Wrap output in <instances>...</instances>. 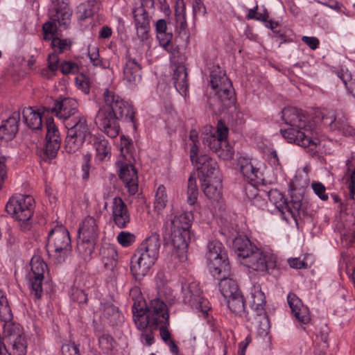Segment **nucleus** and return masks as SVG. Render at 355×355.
<instances>
[{
    "mask_svg": "<svg viewBox=\"0 0 355 355\" xmlns=\"http://www.w3.org/2000/svg\"><path fill=\"white\" fill-rule=\"evenodd\" d=\"M282 119L288 128L281 130V133L288 142L304 148L316 147L320 144L315 124L302 110L286 107L282 112Z\"/></svg>",
    "mask_w": 355,
    "mask_h": 355,
    "instance_id": "nucleus-1",
    "label": "nucleus"
},
{
    "mask_svg": "<svg viewBox=\"0 0 355 355\" xmlns=\"http://www.w3.org/2000/svg\"><path fill=\"white\" fill-rule=\"evenodd\" d=\"M103 98V104L96 114V123L108 137L114 138L119 134V120H133L132 107L108 88L104 90Z\"/></svg>",
    "mask_w": 355,
    "mask_h": 355,
    "instance_id": "nucleus-2",
    "label": "nucleus"
},
{
    "mask_svg": "<svg viewBox=\"0 0 355 355\" xmlns=\"http://www.w3.org/2000/svg\"><path fill=\"white\" fill-rule=\"evenodd\" d=\"M234 245L242 263L248 268L257 272L270 273L277 267V256L252 245L248 238H236Z\"/></svg>",
    "mask_w": 355,
    "mask_h": 355,
    "instance_id": "nucleus-3",
    "label": "nucleus"
},
{
    "mask_svg": "<svg viewBox=\"0 0 355 355\" xmlns=\"http://www.w3.org/2000/svg\"><path fill=\"white\" fill-rule=\"evenodd\" d=\"M132 308L135 323L139 330L157 329L159 325H169L167 306L159 298L151 300L145 305V309L138 308L136 303Z\"/></svg>",
    "mask_w": 355,
    "mask_h": 355,
    "instance_id": "nucleus-4",
    "label": "nucleus"
},
{
    "mask_svg": "<svg viewBox=\"0 0 355 355\" xmlns=\"http://www.w3.org/2000/svg\"><path fill=\"white\" fill-rule=\"evenodd\" d=\"M33 202L31 196L19 194L12 196L6 205V211L18 222L23 231L29 230L31 227Z\"/></svg>",
    "mask_w": 355,
    "mask_h": 355,
    "instance_id": "nucleus-5",
    "label": "nucleus"
},
{
    "mask_svg": "<svg viewBox=\"0 0 355 355\" xmlns=\"http://www.w3.org/2000/svg\"><path fill=\"white\" fill-rule=\"evenodd\" d=\"M68 129L65 140V149L69 153H76L84 144L91 132L86 116L76 114L64 123Z\"/></svg>",
    "mask_w": 355,
    "mask_h": 355,
    "instance_id": "nucleus-6",
    "label": "nucleus"
},
{
    "mask_svg": "<svg viewBox=\"0 0 355 355\" xmlns=\"http://www.w3.org/2000/svg\"><path fill=\"white\" fill-rule=\"evenodd\" d=\"M266 303L264 293L259 287H254L251 292L252 313L248 320L261 336L267 335L270 329L269 319L265 311Z\"/></svg>",
    "mask_w": 355,
    "mask_h": 355,
    "instance_id": "nucleus-7",
    "label": "nucleus"
},
{
    "mask_svg": "<svg viewBox=\"0 0 355 355\" xmlns=\"http://www.w3.org/2000/svg\"><path fill=\"white\" fill-rule=\"evenodd\" d=\"M46 247L48 252L58 263L64 261L72 248L67 230L62 226L51 230L49 234Z\"/></svg>",
    "mask_w": 355,
    "mask_h": 355,
    "instance_id": "nucleus-8",
    "label": "nucleus"
},
{
    "mask_svg": "<svg viewBox=\"0 0 355 355\" xmlns=\"http://www.w3.org/2000/svg\"><path fill=\"white\" fill-rule=\"evenodd\" d=\"M206 258L209 269L213 276L223 273V277L230 274V265L223 244L211 241L207 245Z\"/></svg>",
    "mask_w": 355,
    "mask_h": 355,
    "instance_id": "nucleus-9",
    "label": "nucleus"
},
{
    "mask_svg": "<svg viewBox=\"0 0 355 355\" xmlns=\"http://www.w3.org/2000/svg\"><path fill=\"white\" fill-rule=\"evenodd\" d=\"M210 84L225 107H230L234 104L235 96L232 82L220 68L211 72Z\"/></svg>",
    "mask_w": 355,
    "mask_h": 355,
    "instance_id": "nucleus-10",
    "label": "nucleus"
},
{
    "mask_svg": "<svg viewBox=\"0 0 355 355\" xmlns=\"http://www.w3.org/2000/svg\"><path fill=\"white\" fill-rule=\"evenodd\" d=\"M31 271L28 274L31 293L39 299L42 293V282L44 275L47 270V265L39 256L33 257L31 260Z\"/></svg>",
    "mask_w": 355,
    "mask_h": 355,
    "instance_id": "nucleus-11",
    "label": "nucleus"
},
{
    "mask_svg": "<svg viewBox=\"0 0 355 355\" xmlns=\"http://www.w3.org/2000/svg\"><path fill=\"white\" fill-rule=\"evenodd\" d=\"M191 239V232H180L171 230L170 240L173 250L172 258L180 263H185L187 260L188 243Z\"/></svg>",
    "mask_w": 355,
    "mask_h": 355,
    "instance_id": "nucleus-12",
    "label": "nucleus"
},
{
    "mask_svg": "<svg viewBox=\"0 0 355 355\" xmlns=\"http://www.w3.org/2000/svg\"><path fill=\"white\" fill-rule=\"evenodd\" d=\"M50 19L66 29L71 21L73 10L67 0H51Z\"/></svg>",
    "mask_w": 355,
    "mask_h": 355,
    "instance_id": "nucleus-13",
    "label": "nucleus"
},
{
    "mask_svg": "<svg viewBox=\"0 0 355 355\" xmlns=\"http://www.w3.org/2000/svg\"><path fill=\"white\" fill-rule=\"evenodd\" d=\"M183 301L204 313L209 309L208 302L202 296V291L196 282H191L182 287Z\"/></svg>",
    "mask_w": 355,
    "mask_h": 355,
    "instance_id": "nucleus-14",
    "label": "nucleus"
},
{
    "mask_svg": "<svg viewBox=\"0 0 355 355\" xmlns=\"http://www.w3.org/2000/svg\"><path fill=\"white\" fill-rule=\"evenodd\" d=\"M141 5L137 8H135L133 10V16L135 22V27L137 30V35L138 37L144 41L146 40L148 37L149 32V19L148 17V13L144 6L150 3L153 6V0H141Z\"/></svg>",
    "mask_w": 355,
    "mask_h": 355,
    "instance_id": "nucleus-15",
    "label": "nucleus"
},
{
    "mask_svg": "<svg viewBox=\"0 0 355 355\" xmlns=\"http://www.w3.org/2000/svg\"><path fill=\"white\" fill-rule=\"evenodd\" d=\"M52 112L62 120L64 123L76 114H81L78 110L77 101L72 98H64L61 101H56L52 107Z\"/></svg>",
    "mask_w": 355,
    "mask_h": 355,
    "instance_id": "nucleus-16",
    "label": "nucleus"
},
{
    "mask_svg": "<svg viewBox=\"0 0 355 355\" xmlns=\"http://www.w3.org/2000/svg\"><path fill=\"white\" fill-rule=\"evenodd\" d=\"M155 262V259L138 248L131 259V272L136 278L144 277Z\"/></svg>",
    "mask_w": 355,
    "mask_h": 355,
    "instance_id": "nucleus-17",
    "label": "nucleus"
},
{
    "mask_svg": "<svg viewBox=\"0 0 355 355\" xmlns=\"http://www.w3.org/2000/svg\"><path fill=\"white\" fill-rule=\"evenodd\" d=\"M196 166L199 171L201 182L209 181L216 177H221L216 162L206 155H200L196 159Z\"/></svg>",
    "mask_w": 355,
    "mask_h": 355,
    "instance_id": "nucleus-18",
    "label": "nucleus"
},
{
    "mask_svg": "<svg viewBox=\"0 0 355 355\" xmlns=\"http://www.w3.org/2000/svg\"><path fill=\"white\" fill-rule=\"evenodd\" d=\"M119 168V178L123 180L125 187L130 195H135L138 191L137 171L132 164H123L118 161L116 163Z\"/></svg>",
    "mask_w": 355,
    "mask_h": 355,
    "instance_id": "nucleus-19",
    "label": "nucleus"
},
{
    "mask_svg": "<svg viewBox=\"0 0 355 355\" xmlns=\"http://www.w3.org/2000/svg\"><path fill=\"white\" fill-rule=\"evenodd\" d=\"M100 254L104 268L110 278H114L117 273L118 252L114 246H104Z\"/></svg>",
    "mask_w": 355,
    "mask_h": 355,
    "instance_id": "nucleus-20",
    "label": "nucleus"
},
{
    "mask_svg": "<svg viewBox=\"0 0 355 355\" xmlns=\"http://www.w3.org/2000/svg\"><path fill=\"white\" fill-rule=\"evenodd\" d=\"M112 218L114 223L120 228H124L130 223V214L125 203L119 198L116 197L113 199Z\"/></svg>",
    "mask_w": 355,
    "mask_h": 355,
    "instance_id": "nucleus-21",
    "label": "nucleus"
},
{
    "mask_svg": "<svg viewBox=\"0 0 355 355\" xmlns=\"http://www.w3.org/2000/svg\"><path fill=\"white\" fill-rule=\"evenodd\" d=\"M123 79L130 87L135 86L141 82V67L135 59H127L123 67Z\"/></svg>",
    "mask_w": 355,
    "mask_h": 355,
    "instance_id": "nucleus-22",
    "label": "nucleus"
},
{
    "mask_svg": "<svg viewBox=\"0 0 355 355\" xmlns=\"http://www.w3.org/2000/svg\"><path fill=\"white\" fill-rule=\"evenodd\" d=\"M287 300L296 320L303 324L308 323L311 320L309 311L304 306L302 300L294 293H289Z\"/></svg>",
    "mask_w": 355,
    "mask_h": 355,
    "instance_id": "nucleus-23",
    "label": "nucleus"
},
{
    "mask_svg": "<svg viewBox=\"0 0 355 355\" xmlns=\"http://www.w3.org/2000/svg\"><path fill=\"white\" fill-rule=\"evenodd\" d=\"M99 234L98 222L92 216H87L78 229V237L85 241H97Z\"/></svg>",
    "mask_w": 355,
    "mask_h": 355,
    "instance_id": "nucleus-24",
    "label": "nucleus"
},
{
    "mask_svg": "<svg viewBox=\"0 0 355 355\" xmlns=\"http://www.w3.org/2000/svg\"><path fill=\"white\" fill-rule=\"evenodd\" d=\"M95 150V159L98 162H105L110 159L112 146L109 141L103 136H94L91 141Z\"/></svg>",
    "mask_w": 355,
    "mask_h": 355,
    "instance_id": "nucleus-25",
    "label": "nucleus"
},
{
    "mask_svg": "<svg viewBox=\"0 0 355 355\" xmlns=\"http://www.w3.org/2000/svg\"><path fill=\"white\" fill-rule=\"evenodd\" d=\"M216 133V135H207L204 138L205 144L216 153L225 144L227 137L228 129L222 123H218Z\"/></svg>",
    "mask_w": 355,
    "mask_h": 355,
    "instance_id": "nucleus-26",
    "label": "nucleus"
},
{
    "mask_svg": "<svg viewBox=\"0 0 355 355\" xmlns=\"http://www.w3.org/2000/svg\"><path fill=\"white\" fill-rule=\"evenodd\" d=\"M221 182V177H216L209 181L201 182L202 191L209 200L218 202L222 198Z\"/></svg>",
    "mask_w": 355,
    "mask_h": 355,
    "instance_id": "nucleus-27",
    "label": "nucleus"
},
{
    "mask_svg": "<svg viewBox=\"0 0 355 355\" xmlns=\"http://www.w3.org/2000/svg\"><path fill=\"white\" fill-rule=\"evenodd\" d=\"M175 16L177 31L180 35L185 37L186 40L188 41L189 35L186 20V5L183 0H178L176 1Z\"/></svg>",
    "mask_w": 355,
    "mask_h": 355,
    "instance_id": "nucleus-28",
    "label": "nucleus"
},
{
    "mask_svg": "<svg viewBox=\"0 0 355 355\" xmlns=\"http://www.w3.org/2000/svg\"><path fill=\"white\" fill-rule=\"evenodd\" d=\"M232 272H230V274L227 276L223 277V273L214 276L220 280L219 283L220 291L225 299L241 293L236 281L230 278Z\"/></svg>",
    "mask_w": 355,
    "mask_h": 355,
    "instance_id": "nucleus-29",
    "label": "nucleus"
},
{
    "mask_svg": "<svg viewBox=\"0 0 355 355\" xmlns=\"http://www.w3.org/2000/svg\"><path fill=\"white\" fill-rule=\"evenodd\" d=\"M160 245L159 235L153 233L141 243L139 249L156 261L159 257Z\"/></svg>",
    "mask_w": 355,
    "mask_h": 355,
    "instance_id": "nucleus-30",
    "label": "nucleus"
},
{
    "mask_svg": "<svg viewBox=\"0 0 355 355\" xmlns=\"http://www.w3.org/2000/svg\"><path fill=\"white\" fill-rule=\"evenodd\" d=\"M24 122L31 129L40 130L42 126V114L32 107H25L22 110Z\"/></svg>",
    "mask_w": 355,
    "mask_h": 355,
    "instance_id": "nucleus-31",
    "label": "nucleus"
},
{
    "mask_svg": "<svg viewBox=\"0 0 355 355\" xmlns=\"http://www.w3.org/2000/svg\"><path fill=\"white\" fill-rule=\"evenodd\" d=\"M173 83L181 95H186L188 89L187 72L184 65H178L173 72Z\"/></svg>",
    "mask_w": 355,
    "mask_h": 355,
    "instance_id": "nucleus-32",
    "label": "nucleus"
},
{
    "mask_svg": "<svg viewBox=\"0 0 355 355\" xmlns=\"http://www.w3.org/2000/svg\"><path fill=\"white\" fill-rule=\"evenodd\" d=\"M192 220L193 216L190 213H178L170 220L171 230L190 232Z\"/></svg>",
    "mask_w": 355,
    "mask_h": 355,
    "instance_id": "nucleus-33",
    "label": "nucleus"
},
{
    "mask_svg": "<svg viewBox=\"0 0 355 355\" xmlns=\"http://www.w3.org/2000/svg\"><path fill=\"white\" fill-rule=\"evenodd\" d=\"M237 165L243 175L250 181L259 178V171L255 167L249 158L241 157L238 159Z\"/></svg>",
    "mask_w": 355,
    "mask_h": 355,
    "instance_id": "nucleus-34",
    "label": "nucleus"
},
{
    "mask_svg": "<svg viewBox=\"0 0 355 355\" xmlns=\"http://www.w3.org/2000/svg\"><path fill=\"white\" fill-rule=\"evenodd\" d=\"M103 318L107 320L111 325H117L121 322L123 318L118 308L112 304H104L101 306Z\"/></svg>",
    "mask_w": 355,
    "mask_h": 355,
    "instance_id": "nucleus-35",
    "label": "nucleus"
},
{
    "mask_svg": "<svg viewBox=\"0 0 355 355\" xmlns=\"http://www.w3.org/2000/svg\"><path fill=\"white\" fill-rule=\"evenodd\" d=\"M11 343V347L9 348L10 355H24L26 351V345L24 337L21 334H16V337L9 340Z\"/></svg>",
    "mask_w": 355,
    "mask_h": 355,
    "instance_id": "nucleus-36",
    "label": "nucleus"
},
{
    "mask_svg": "<svg viewBox=\"0 0 355 355\" xmlns=\"http://www.w3.org/2000/svg\"><path fill=\"white\" fill-rule=\"evenodd\" d=\"M227 302L232 312L240 315L245 313L244 299L241 293L228 298Z\"/></svg>",
    "mask_w": 355,
    "mask_h": 355,
    "instance_id": "nucleus-37",
    "label": "nucleus"
},
{
    "mask_svg": "<svg viewBox=\"0 0 355 355\" xmlns=\"http://www.w3.org/2000/svg\"><path fill=\"white\" fill-rule=\"evenodd\" d=\"M167 201L166 189L164 185H159L155 195L154 202L155 209L159 213L165 208Z\"/></svg>",
    "mask_w": 355,
    "mask_h": 355,
    "instance_id": "nucleus-38",
    "label": "nucleus"
},
{
    "mask_svg": "<svg viewBox=\"0 0 355 355\" xmlns=\"http://www.w3.org/2000/svg\"><path fill=\"white\" fill-rule=\"evenodd\" d=\"M198 196V189L196 184V179L191 175L188 180L187 185V202L193 205H194Z\"/></svg>",
    "mask_w": 355,
    "mask_h": 355,
    "instance_id": "nucleus-39",
    "label": "nucleus"
},
{
    "mask_svg": "<svg viewBox=\"0 0 355 355\" xmlns=\"http://www.w3.org/2000/svg\"><path fill=\"white\" fill-rule=\"evenodd\" d=\"M95 243L96 241H85L78 237L77 250L82 255L85 257L89 256L94 250Z\"/></svg>",
    "mask_w": 355,
    "mask_h": 355,
    "instance_id": "nucleus-40",
    "label": "nucleus"
},
{
    "mask_svg": "<svg viewBox=\"0 0 355 355\" xmlns=\"http://www.w3.org/2000/svg\"><path fill=\"white\" fill-rule=\"evenodd\" d=\"M98 343L101 349L108 353L115 347L114 339L108 334H103L98 337Z\"/></svg>",
    "mask_w": 355,
    "mask_h": 355,
    "instance_id": "nucleus-41",
    "label": "nucleus"
},
{
    "mask_svg": "<svg viewBox=\"0 0 355 355\" xmlns=\"http://www.w3.org/2000/svg\"><path fill=\"white\" fill-rule=\"evenodd\" d=\"M59 58L56 53H51L48 57V67L51 71V73L49 74V72L46 69H43L42 71V74L44 76H46L48 78H50L51 76H54L55 72L58 70L59 65Z\"/></svg>",
    "mask_w": 355,
    "mask_h": 355,
    "instance_id": "nucleus-42",
    "label": "nucleus"
},
{
    "mask_svg": "<svg viewBox=\"0 0 355 355\" xmlns=\"http://www.w3.org/2000/svg\"><path fill=\"white\" fill-rule=\"evenodd\" d=\"M46 140H53L55 141H61L60 132L58 128L54 123L53 119H49L46 122Z\"/></svg>",
    "mask_w": 355,
    "mask_h": 355,
    "instance_id": "nucleus-43",
    "label": "nucleus"
},
{
    "mask_svg": "<svg viewBox=\"0 0 355 355\" xmlns=\"http://www.w3.org/2000/svg\"><path fill=\"white\" fill-rule=\"evenodd\" d=\"M318 117L321 119V121L324 125L330 126L331 128H335L336 122V114L334 111L324 110L320 112Z\"/></svg>",
    "mask_w": 355,
    "mask_h": 355,
    "instance_id": "nucleus-44",
    "label": "nucleus"
},
{
    "mask_svg": "<svg viewBox=\"0 0 355 355\" xmlns=\"http://www.w3.org/2000/svg\"><path fill=\"white\" fill-rule=\"evenodd\" d=\"M52 48L59 53H62L70 49L71 42L68 39H60L58 37H53L51 44Z\"/></svg>",
    "mask_w": 355,
    "mask_h": 355,
    "instance_id": "nucleus-45",
    "label": "nucleus"
},
{
    "mask_svg": "<svg viewBox=\"0 0 355 355\" xmlns=\"http://www.w3.org/2000/svg\"><path fill=\"white\" fill-rule=\"evenodd\" d=\"M60 144L61 141H55V140H46V155L51 159L55 157L58 151L60 148Z\"/></svg>",
    "mask_w": 355,
    "mask_h": 355,
    "instance_id": "nucleus-46",
    "label": "nucleus"
},
{
    "mask_svg": "<svg viewBox=\"0 0 355 355\" xmlns=\"http://www.w3.org/2000/svg\"><path fill=\"white\" fill-rule=\"evenodd\" d=\"M10 321H5L6 323L3 325V334L5 336L8 337L9 340L16 337V334H21L19 326L12 323Z\"/></svg>",
    "mask_w": 355,
    "mask_h": 355,
    "instance_id": "nucleus-47",
    "label": "nucleus"
},
{
    "mask_svg": "<svg viewBox=\"0 0 355 355\" xmlns=\"http://www.w3.org/2000/svg\"><path fill=\"white\" fill-rule=\"evenodd\" d=\"M12 318V315L7 298H2L0 301V319L3 321H8L11 320Z\"/></svg>",
    "mask_w": 355,
    "mask_h": 355,
    "instance_id": "nucleus-48",
    "label": "nucleus"
},
{
    "mask_svg": "<svg viewBox=\"0 0 355 355\" xmlns=\"http://www.w3.org/2000/svg\"><path fill=\"white\" fill-rule=\"evenodd\" d=\"M135 240V235L128 232H121L117 236L118 242L124 247L130 245Z\"/></svg>",
    "mask_w": 355,
    "mask_h": 355,
    "instance_id": "nucleus-49",
    "label": "nucleus"
},
{
    "mask_svg": "<svg viewBox=\"0 0 355 355\" xmlns=\"http://www.w3.org/2000/svg\"><path fill=\"white\" fill-rule=\"evenodd\" d=\"M216 154L219 157L224 160H230L233 157L234 150L225 141V144H223V146H222V147L218 150H217Z\"/></svg>",
    "mask_w": 355,
    "mask_h": 355,
    "instance_id": "nucleus-50",
    "label": "nucleus"
},
{
    "mask_svg": "<svg viewBox=\"0 0 355 355\" xmlns=\"http://www.w3.org/2000/svg\"><path fill=\"white\" fill-rule=\"evenodd\" d=\"M302 205V201L300 200L292 198L291 201L286 204V207L291 215L295 217L300 214Z\"/></svg>",
    "mask_w": 355,
    "mask_h": 355,
    "instance_id": "nucleus-51",
    "label": "nucleus"
},
{
    "mask_svg": "<svg viewBox=\"0 0 355 355\" xmlns=\"http://www.w3.org/2000/svg\"><path fill=\"white\" fill-rule=\"evenodd\" d=\"M130 296L132 297V300L134 301L133 305L137 304L138 308H140L141 306H144V302L143 301V298L141 296V293L138 287H134L130 291Z\"/></svg>",
    "mask_w": 355,
    "mask_h": 355,
    "instance_id": "nucleus-52",
    "label": "nucleus"
},
{
    "mask_svg": "<svg viewBox=\"0 0 355 355\" xmlns=\"http://www.w3.org/2000/svg\"><path fill=\"white\" fill-rule=\"evenodd\" d=\"M311 187L314 193L322 200H327L328 199V195L325 193V187L320 182H313L311 184Z\"/></svg>",
    "mask_w": 355,
    "mask_h": 355,
    "instance_id": "nucleus-53",
    "label": "nucleus"
},
{
    "mask_svg": "<svg viewBox=\"0 0 355 355\" xmlns=\"http://www.w3.org/2000/svg\"><path fill=\"white\" fill-rule=\"evenodd\" d=\"M60 67L63 74L75 73L78 71V65L71 62H64L60 64Z\"/></svg>",
    "mask_w": 355,
    "mask_h": 355,
    "instance_id": "nucleus-54",
    "label": "nucleus"
},
{
    "mask_svg": "<svg viewBox=\"0 0 355 355\" xmlns=\"http://www.w3.org/2000/svg\"><path fill=\"white\" fill-rule=\"evenodd\" d=\"M62 355H80L78 347L73 343L64 344L62 347Z\"/></svg>",
    "mask_w": 355,
    "mask_h": 355,
    "instance_id": "nucleus-55",
    "label": "nucleus"
},
{
    "mask_svg": "<svg viewBox=\"0 0 355 355\" xmlns=\"http://www.w3.org/2000/svg\"><path fill=\"white\" fill-rule=\"evenodd\" d=\"M157 37L158 40L159 41L160 44L164 49H166L172 40L173 34L171 33H167L166 31V32L157 33Z\"/></svg>",
    "mask_w": 355,
    "mask_h": 355,
    "instance_id": "nucleus-56",
    "label": "nucleus"
},
{
    "mask_svg": "<svg viewBox=\"0 0 355 355\" xmlns=\"http://www.w3.org/2000/svg\"><path fill=\"white\" fill-rule=\"evenodd\" d=\"M71 298L73 301H76L78 303H85L87 301V296L85 292L79 288H75L72 290Z\"/></svg>",
    "mask_w": 355,
    "mask_h": 355,
    "instance_id": "nucleus-57",
    "label": "nucleus"
},
{
    "mask_svg": "<svg viewBox=\"0 0 355 355\" xmlns=\"http://www.w3.org/2000/svg\"><path fill=\"white\" fill-rule=\"evenodd\" d=\"M76 85L84 93L88 94L89 92V85L88 80L83 75H80L76 78Z\"/></svg>",
    "mask_w": 355,
    "mask_h": 355,
    "instance_id": "nucleus-58",
    "label": "nucleus"
},
{
    "mask_svg": "<svg viewBox=\"0 0 355 355\" xmlns=\"http://www.w3.org/2000/svg\"><path fill=\"white\" fill-rule=\"evenodd\" d=\"M42 30L45 35H52L53 36L57 30V23L50 19L49 21L43 24Z\"/></svg>",
    "mask_w": 355,
    "mask_h": 355,
    "instance_id": "nucleus-59",
    "label": "nucleus"
},
{
    "mask_svg": "<svg viewBox=\"0 0 355 355\" xmlns=\"http://www.w3.org/2000/svg\"><path fill=\"white\" fill-rule=\"evenodd\" d=\"M193 12L194 16L197 15H205L207 13L205 6L202 0H195L193 3Z\"/></svg>",
    "mask_w": 355,
    "mask_h": 355,
    "instance_id": "nucleus-60",
    "label": "nucleus"
},
{
    "mask_svg": "<svg viewBox=\"0 0 355 355\" xmlns=\"http://www.w3.org/2000/svg\"><path fill=\"white\" fill-rule=\"evenodd\" d=\"M156 330L150 329V328L143 330L144 332L141 334V338L144 339L146 345L150 346L154 343V331Z\"/></svg>",
    "mask_w": 355,
    "mask_h": 355,
    "instance_id": "nucleus-61",
    "label": "nucleus"
},
{
    "mask_svg": "<svg viewBox=\"0 0 355 355\" xmlns=\"http://www.w3.org/2000/svg\"><path fill=\"white\" fill-rule=\"evenodd\" d=\"M335 128H338L339 130L342 131L345 135H352L355 132L354 129L352 126L344 123L343 121L340 122L338 121L335 124Z\"/></svg>",
    "mask_w": 355,
    "mask_h": 355,
    "instance_id": "nucleus-62",
    "label": "nucleus"
},
{
    "mask_svg": "<svg viewBox=\"0 0 355 355\" xmlns=\"http://www.w3.org/2000/svg\"><path fill=\"white\" fill-rule=\"evenodd\" d=\"M88 55L89 57L91 62L94 66H98L100 64L101 60H99V54L98 51H97V48H89Z\"/></svg>",
    "mask_w": 355,
    "mask_h": 355,
    "instance_id": "nucleus-63",
    "label": "nucleus"
},
{
    "mask_svg": "<svg viewBox=\"0 0 355 355\" xmlns=\"http://www.w3.org/2000/svg\"><path fill=\"white\" fill-rule=\"evenodd\" d=\"M302 40L313 50L316 49L320 44L319 40L315 37L303 36Z\"/></svg>",
    "mask_w": 355,
    "mask_h": 355,
    "instance_id": "nucleus-64",
    "label": "nucleus"
}]
</instances>
